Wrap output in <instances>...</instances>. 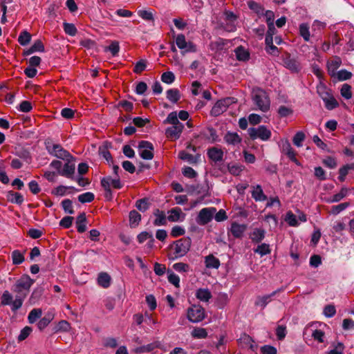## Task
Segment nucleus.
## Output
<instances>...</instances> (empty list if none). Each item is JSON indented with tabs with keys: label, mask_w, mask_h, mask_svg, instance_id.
I'll return each instance as SVG.
<instances>
[{
	"label": "nucleus",
	"mask_w": 354,
	"mask_h": 354,
	"mask_svg": "<svg viewBox=\"0 0 354 354\" xmlns=\"http://www.w3.org/2000/svg\"><path fill=\"white\" fill-rule=\"evenodd\" d=\"M34 283V280L28 275L24 274L21 276L12 287V290L18 295H23V300L27 296L29 290Z\"/></svg>",
	"instance_id": "obj_1"
},
{
	"label": "nucleus",
	"mask_w": 354,
	"mask_h": 354,
	"mask_svg": "<svg viewBox=\"0 0 354 354\" xmlns=\"http://www.w3.org/2000/svg\"><path fill=\"white\" fill-rule=\"evenodd\" d=\"M252 100L254 104L261 111L266 112L269 110L270 102L268 95L265 91L260 88L253 90Z\"/></svg>",
	"instance_id": "obj_2"
},
{
	"label": "nucleus",
	"mask_w": 354,
	"mask_h": 354,
	"mask_svg": "<svg viewBox=\"0 0 354 354\" xmlns=\"http://www.w3.org/2000/svg\"><path fill=\"white\" fill-rule=\"evenodd\" d=\"M192 241L189 238L180 239L174 242L171 248L174 250L172 259L184 257L190 250Z\"/></svg>",
	"instance_id": "obj_3"
},
{
	"label": "nucleus",
	"mask_w": 354,
	"mask_h": 354,
	"mask_svg": "<svg viewBox=\"0 0 354 354\" xmlns=\"http://www.w3.org/2000/svg\"><path fill=\"white\" fill-rule=\"evenodd\" d=\"M1 300L3 306H10L12 311H16L19 309L22 306L24 302L23 295L20 296L16 295L13 299L12 294L8 290H5L3 292Z\"/></svg>",
	"instance_id": "obj_4"
},
{
	"label": "nucleus",
	"mask_w": 354,
	"mask_h": 354,
	"mask_svg": "<svg viewBox=\"0 0 354 354\" xmlns=\"http://www.w3.org/2000/svg\"><path fill=\"white\" fill-rule=\"evenodd\" d=\"M248 133L251 139H260L263 141L268 140L272 135L271 131L264 125L249 128Z\"/></svg>",
	"instance_id": "obj_5"
},
{
	"label": "nucleus",
	"mask_w": 354,
	"mask_h": 354,
	"mask_svg": "<svg viewBox=\"0 0 354 354\" xmlns=\"http://www.w3.org/2000/svg\"><path fill=\"white\" fill-rule=\"evenodd\" d=\"M205 317V310L200 306H192L187 309V317L192 323H198Z\"/></svg>",
	"instance_id": "obj_6"
},
{
	"label": "nucleus",
	"mask_w": 354,
	"mask_h": 354,
	"mask_svg": "<svg viewBox=\"0 0 354 354\" xmlns=\"http://www.w3.org/2000/svg\"><path fill=\"white\" fill-rule=\"evenodd\" d=\"M176 44L182 50V54L195 53L197 50L196 46L192 41H187L183 34H178L176 36Z\"/></svg>",
	"instance_id": "obj_7"
},
{
	"label": "nucleus",
	"mask_w": 354,
	"mask_h": 354,
	"mask_svg": "<svg viewBox=\"0 0 354 354\" xmlns=\"http://www.w3.org/2000/svg\"><path fill=\"white\" fill-rule=\"evenodd\" d=\"M138 152L144 160H151L153 158V145L148 141H141L138 145Z\"/></svg>",
	"instance_id": "obj_8"
},
{
	"label": "nucleus",
	"mask_w": 354,
	"mask_h": 354,
	"mask_svg": "<svg viewBox=\"0 0 354 354\" xmlns=\"http://www.w3.org/2000/svg\"><path fill=\"white\" fill-rule=\"evenodd\" d=\"M233 102L230 97H227L217 101L211 110V114L214 116H218L224 113L228 106Z\"/></svg>",
	"instance_id": "obj_9"
},
{
	"label": "nucleus",
	"mask_w": 354,
	"mask_h": 354,
	"mask_svg": "<svg viewBox=\"0 0 354 354\" xmlns=\"http://www.w3.org/2000/svg\"><path fill=\"white\" fill-rule=\"evenodd\" d=\"M46 148L51 155L58 158L63 160H68V158H71L70 153L66 150H65L60 145L53 144L52 146L48 145Z\"/></svg>",
	"instance_id": "obj_10"
},
{
	"label": "nucleus",
	"mask_w": 354,
	"mask_h": 354,
	"mask_svg": "<svg viewBox=\"0 0 354 354\" xmlns=\"http://www.w3.org/2000/svg\"><path fill=\"white\" fill-rule=\"evenodd\" d=\"M216 212L214 207L203 208L198 213L197 223L200 225H205L210 222L213 218V215Z\"/></svg>",
	"instance_id": "obj_11"
},
{
	"label": "nucleus",
	"mask_w": 354,
	"mask_h": 354,
	"mask_svg": "<svg viewBox=\"0 0 354 354\" xmlns=\"http://www.w3.org/2000/svg\"><path fill=\"white\" fill-rule=\"evenodd\" d=\"M183 129L184 125L183 123L174 124L166 129L165 133L169 138L177 140L180 138Z\"/></svg>",
	"instance_id": "obj_12"
},
{
	"label": "nucleus",
	"mask_w": 354,
	"mask_h": 354,
	"mask_svg": "<svg viewBox=\"0 0 354 354\" xmlns=\"http://www.w3.org/2000/svg\"><path fill=\"white\" fill-rule=\"evenodd\" d=\"M167 219L171 222H183L186 216L179 207L171 209L167 212Z\"/></svg>",
	"instance_id": "obj_13"
},
{
	"label": "nucleus",
	"mask_w": 354,
	"mask_h": 354,
	"mask_svg": "<svg viewBox=\"0 0 354 354\" xmlns=\"http://www.w3.org/2000/svg\"><path fill=\"white\" fill-rule=\"evenodd\" d=\"M101 185L104 189H111V187L120 189L122 187V184L119 178H112L110 176L103 178L101 180Z\"/></svg>",
	"instance_id": "obj_14"
},
{
	"label": "nucleus",
	"mask_w": 354,
	"mask_h": 354,
	"mask_svg": "<svg viewBox=\"0 0 354 354\" xmlns=\"http://www.w3.org/2000/svg\"><path fill=\"white\" fill-rule=\"evenodd\" d=\"M67 162L64 165L62 170H59V174L71 179H75L74 173L75 169V164L70 161V158L66 160Z\"/></svg>",
	"instance_id": "obj_15"
},
{
	"label": "nucleus",
	"mask_w": 354,
	"mask_h": 354,
	"mask_svg": "<svg viewBox=\"0 0 354 354\" xmlns=\"http://www.w3.org/2000/svg\"><path fill=\"white\" fill-rule=\"evenodd\" d=\"M310 331L313 339L319 343L324 342L325 333L321 329H317L316 324H311L306 328V332Z\"/></svg>",
	"instance_id": "obj_16"
},
{
	"label": "nucleus",
	"mask_w": 354,
	"mask_h": 354,
	"mask_svg": "<svg viewBox=\"0 0 354 354\" xmlns=\"http://www.w3.org/2000/svg\"><path fill=\"white\" fill-rule=\"evenodd\" d=\"M238 342L242 348H248L252 351H254L257 348V345L254 344L253 339L247 334L241 335Z\"/></svg>",
	"instance_id": "obj_17"
},
{
	"label": "nucleus",
	"mask_w": 354,
	"mask_h": 354,
	"mask_svg": "<svg viewBox=\"0 0 354 354\" xmlns=\"http://www.w3.org/2000/svg\"><path fill=\"white\" fill-rule=\"evenodd\" d=\"M246 229V225L239 224L236 222H234L231 224L230 231L235 238H241L242 237Z\"/></svg>",
	"instance_id": "obj_18"
},
{
	"label": "nucleus",
	"mask_w": 354,
	"mask_h": 354,
	"mask_svg": "<svg viewBox=\"0 0 354 354\" xmlns=\"http://www.w3.org/2000/svg\"><path fill=\"white\" fill-rule=\"evenodd\" d=\"M282 151L287 155V156L294 162L298 164V160L296 158L295 153L292 148L290 142L288 140H285L281 143Z\"/></svg>",
	"instance_id": "obj_19"
},
{
	"label": "nucleus",
	"mask_w": 354,
	"mask_h": 354,
	"mask_svg": "<svg viewBox=\"0 0 354 354\" xmlns=\"http://www.w3.org/2000/svg\"><path fill=\"white\" fill-rule=\"evenodd\" d=\"M55 313L52 310L47 312L45 316L39 319L37 323L39 330H42L53 320Z\"/></svg>",
	"instance_id": "obj_20"
},
{
	"label": "nucleus",
	"mask_w": 354,
	"mask_h": 354,
	"mask_svg": "<svg viewBox=\"0 0 354 354\" xmlns=\"http://www.w3.org/2000/svg\"><path fill=\"white\" fill-rule=\"evenodd\" d=\"M97 282L100 286L107 288L111 286V277L107 272H102L98 274Z\"/></svg>",
	"instance_id": "obj_21"
},
{
	"label": "nucleus",
	"mask_w": 354,
	"mask_h": 354,
	"mask_svg": "<svg viewBox=\"0 0 354 354\" xmlns=\"http://www.w3.org/2000/svg\"><path fill=\"white\" fill-rule=\"evenodd\" d=\"M281 289H279L272 292L270 295L259 297L255 301V305L257 306L261 307V308H264L267 306V304L270 302L271 297L274 296Z\"/></svg>",
	"instance_id": "obj_22"
},
{
	"label": "nucleus",
	"mask_w": 354,
	"mask_h": 354,
	"mask_svg": "<svg viewBox=\"0 0 354 354\" xmlns=\"http://www.w3.org/2000/svg\"><path fill=\"white\" fill-rule=\"evenodd\" d=\"M207 155L212 161L218 162L223 160V152L221 149L212 147L208 149Z\"/></svg>",
	"instance_id": "obj_23"
},
{
	"label": "nucleus",
	"mask_w": 354,
	"mask_h": 354,
	"mask_svg": "<svg viewBox=\"0 0 354 354\" xmlns=\"http://www.w3.org/2000/svg\"><path fill=\"white\" fill-rule=\"evenodd\" d=\"M283 65L292 73H298L301 69L299 63L297 60L290 57L284 59Z\"/></svg>",
	"instance_id": "obj_24"
},
{
	"label": "nucleus",
	"mask_w": 354,
	"mask_h": 354,
	"mask_svg": "<svg viewBox=\"0 0 354 354\" xmlns=\"http://www.w3.org/2000/svg\"><path fill=\"white\" fill-rule=\"evenodd\" d=\"M196 297L202 302H208L212 297V293L207 288H199L196 291Z\"/></svg>",
	"instance_id": "obj_25"
},
{
	"label": "nucleus",
	"mask_w": 354,
	"mask_h": 354,
	"mask_svg": "<svg viewBox=\"0 0 354 354\" xmlns=\"http://www.w3.org/2000/svg\"><path fill=\"white\" fill-rule=\"evenodd\" d=\"M342 60L339 57H335L332 61L328 62L327 68L328 74L331 77H335L337 68L341 66Z\"/></svg>",
	"instance_id": "obj_26"
},
{
	"label": "nucleus",
	"mask_w": 354,
	"mask_h": 354,
	"mask_svg": "<svg viewBox=\"0 0 354 354\" xmlns=\"http://www.w3.org/2000/svg\"><path fill=\"white\" fill-rule=\"evenodd\" d=\"M317 93L322 100H326V97H328V96L332 94L330 90L327 88L323 81L319 82L317 86Z\"/></svg>",
	"instance_id": "obj_27"
},
{
	"label": "nucleus",
	"mask_w": 354,
	"mask_h": 354,
	"mask_svg": "<svg viewBox=\"0 0 354 354\" xmlns=\"http://www.w3.org/2000/svg\"><path fill=\"white\" fill-rule=\"evenodd\" d=\"M225 141L228 145H236L241 142V138L237 133L228 131L224 136Z\"/></svg>",
	"instance_id": "obj_28"
},
{
	"label": "nucleus",
	"mask_w": 354,
	"mask_h": 354,
	"mask_svg": "<svg viewBox=\"0 0 354 354\" xmlns=\"http://www.w3.org/2000/svg\"><path fill=\"white\" fill-rule=\"evenodd\" d=\"M251 194L252 197L256 201H264L267 199V196L264 194L261 187L259 185L253 187Z\"/></svg>",
	"instance_id": "obj_29"
},
{
	"label": "nucleus",
	"mask_w": 354,
	"mask_h": 354,
	"mask_svg": "<svg viewBox=\"0 0 354 354\" xmlns=\"http://www.w3.org/2000/svg\"><path fill=\"white\" fill-rule=\"evenodd\" d=\"M205 266L207 268L218 269L220 266V261L212 254H209L205 258Z\"/></svg>",
	"instance_id": "obj_30"
},
{
	"label": "nucleus",
	"mask_w": 354,
	"mask_h": 354,
	"mask_svg": "<svg viewBox=\"0 0 354 354\" xmlns=\"http://www.w3.org/2000/svg\"><path fill=\"white\" fill-rule=\"evenodd\" d=\"M348 194V189L346 187H342L339 192L334 194L326 200L329 203H337L345 198Z\"/></svg>",
	"instance_id": "obj_31"
},
{
	"label": "nucleus",
	"mask_w": 354,
	"mask_h": 354,
	"mask_svg": "<svg viewBox=\"0 0 354 354\" xmlns=\"http://www.w3.org/2000/svg\"><path fill=\"white\" fill-rule=\"evenodd\" d=\"M44 46L41 40H37L34 42V44L30 46V48L26 50L24 52L25 55H29L36 52H44Z\"/></svg>",
	"instance_id": "obj_32"
},
{
	"label": "nucleus",
	"mask_w": 354,
	"mask_h": 354,
	"mask_svg": "<svg viewBox=\"0 0 354 354\" xmlns=\"http://www.w3.org/2000/svg\"><path fill=\"white\" fill-rule=\"evenodd\" d=\"M266 231L263 229L255 228L250 234V239L253 242L259 243L265 237Z\"/></svg>",
	"instance_id": "obj_33"
},
{
	"label": "nucleus",
	"mask_w": 354,
	"mask_h": 354,
	"mask_svg": "<svg viewBox=\"0 0 354 354\" xmlns=\"http://www.w3.org/2000/svg\"><path fill=\"white\" fill-rule=\"evenodd\" d=\"M86 218L85 214H80L76 221L77 230L79 232L82 233L86 230Z\"/></svg>",
	"instance_id": "obj_34"
},
{
	"label": "nucleus",
	"mask_w": 354,
	"mask_h": 354,
	"mask_svg": "<svg viewBox=\"0 0 354 354\" xmlns=\"http://www.w3.org/2000/svg\"><path fill=\"white\" fill-rule=\"evenodd\" d=\"M42 310L41 308H33L28 315V321L30 324H34L37 319L41 318Z\"/></svg>",
	"instance_id": "obj_35"
},
{
	"label": "nucleus",
	"mask_w": 354,
	"mask_h": 354,
	"mask_svg": "<svg viewBox=\"0 0 354 354\" xmlns=\"http://www.w3.org/2000/svg\"><path fill=\"white\" fill-rule=\"evenodd\" d=\"M235 54L239 61H246L250 57L248 51L242 46H239L235 49Z\"/></svg>",
	"instance_id": "obj_36"
},
{
	"label": "nucleus",
	"mask_w": 354,
	"mask_h": 354,
	"mask_svg": "<svg viewBox=\"0 0 354 354\" xmlns=\"http://www.w3.org/2000/svg\"><path fill=\"white\" fill-rule=\"evenodd\" d=\"M141 220V215L136 210H132L129 213V223L131 227H136L138 225Z\"/></svg>",
	"instance_id": "obj_37"
},
{
	"label": "nucleus",
	"mask_w": 354,
	"mask_h": 354,
	"mask_svg": "<svg viewBox=\"0 0 354 354\" xmlns=\"http://www.w3.org/2000/svg\"><path fill=\"white\" fill-rule=\"evenodd\" d=\"M299 34L303 37L305 41H309L310 37V33L309 30V26L303 23L299 25Z\"/></svg>",
	"instance_id": "obj_38"
},
{
	"label": "nucleus",
	"mask_w": 354,
	"mask_h": 354,
	"mask_svg": "<svg viewBox=\"0 0 354 354\" xmlns=\"http://www.w3.org/2000/svg\"><path fill=\"white\" fill-rule=\"evenodd\" d=\"M285 221L291 227H297L300 223L297 216L290 211L286 213Z\"/></svg>",
	"instance_id": "obj_39"
},
{
	"label": "nucleus",
	"mask_w": 354,
	"mask_h": 354,
	"mask_svg": "<svg viewBox=\"0 0 354 354\" xmlns=\"http://www.w3.org/2000/svg\"><path fill=\"white\" fill-rule=\"evenodd\" d=\"M191 335L194 338L205 339L207 337V332L205 328L196 327L192 330Z\"/></svg>",
	"instance_id": "obj_40"
},
{
	"label": "nucleus",
	"mask_w": 354,
	"mask_h": 354,
	"mask_svg": "<svg viewBox=\"0 0 354 354\" xmlns=\"http://www.w3.org/2000/svg\"><path fill=\"white\" fill-rule=\"evenodd\" d=\"M167 98L172 103H176L180 99L179 91L176 88H171L167 91Z\"/></svg>",
	"instance_id": "obj_41"
},
{
	"label": "nucleus",
	"mask_w": 354,
	"mask_h": 354,
	"mask_svg": "<svg viewBox=\"0 0 354 354\" xmlns=\"http://www.w3.org/2000/svg\"><path fill=\"white\" fill-rule=\"evenodd\" d=\"M352 77V73L345 69L340 70L335 74L334 78L339 81H344L349 80Z\"/></svg>",
	"instance_id": "obj_42"
},
{
	"label": "nucleus",
	"mask_w": 354,
	"mask_h": 354,
	"mask_svg": "<svg viewBox=\"0 0 354 354\" xmlns=\"http://www.w3.org/2000/svg\"><path fill=\"white\" fill-rule=\"evenodd\" d=\"M351 169H354V163L344 165V167L339 169V176L338 178L341 182L345 180L346 176L348 174V171Z\"/></svg>",
	"instance_id": "obj_43"
},
{
	"label": "nucleus",
	"mask_w": 354,
	"mask_h": 354,
	"mask_svg": "<svg viewBox=\"0 0 354 354\" xmlns=\"http://www.w3.org/2000/svg\"><path fill=\"white\" fill-rule=\"evenodd\" d=\"M155 216L156 218L153 222L155 225L160 226L166 224V216L165 214L163 212L157 210V212L155 214Z\"/></svg>",
	"instance_id": "obj_44"
},
{
	"label": "nucleus",
	"mask_w": 354,
	"mask_h": 354,
	"mask_svg": "<svg viewBox=\"0 0 354 354\" xmlns=\"http://www.w3.org/2000/svg\"><path fill=\"white\" fill-rule=\"evenodd\" d=\"M63 28L65 33L70 36H75L77 32V30L73 24L64 22Z\"/></svg>",
	"instance_id": "obj_45"
},
{
	"label": "nucleus",
	"mask_w": 354,
	"mask_h": 354,
	"mask_svg": "<svg viewBox=\"0 0 354 354\" xmlns=\"http://www.w3.org/2000/svg\"><path fill=\"white\" fill-rule=\"evenodd\" d=\"M173 269L180 273H186L190 270V266L187 263L179 262L173 265Z\"/></svg>",
	"instance_id": "obj_46"
},
{
	"label": "nucleus",
	"mask_w": 354,
	"mask_h": 354,
	"mask_svg": "<svg viewBox=\"0 0 354 354\" xmlns=\"http://www.w3.org/2000/svg\"><path fill=\"white\" fill-rule=\"evenodd\" d=\"M13 264L19 265L24 262V257L23 254L19 250H14L11 254Z\"/></svg>",
	"instance_id": "obj_47"
},
{
	"label": "nucleus",
	"mask_w": 354,
	"mask_h": 354,
	"mask_svg": "<svg viewBox=\"0 0 354 354\" xmlns=\"http://www.w3.org/2000/svg\"><path fill=\"white\" fill-rule=\"evenodd\" d=\"M325 106L328 110H332L336 108L338 106V102L333 97V95H330L328 97H326V100H323Z\"/></svg>",
	"instance_id": "obj_48"
},
{
	"label": "nucleus",
	"mask_w": 354,
	"mask_h": 354,
	"mask_svg": "<svg viewBox=\"0 0 354 354\" xmlns=\"http://www.w3.org/2000/svg\"><path fill=\"white\" fill-rule=\"evenodd\" d=\"M68 189H73V187L64 186V185H59V186L57 187L56 188H55L52 191V194L55 195V196H65L67 194V190Z\"/></svg>",
	"instance_id": "obj_49"
},
{
	"label": "nucleus",
	"mask_w": 354,
	"mask_h": 354,
	"mask_svg": "<svg viewBox=\"0 0 354 354\" xmlns=\"http://www.w3.org/2000/svg\"><path fill=\"white\" fill-rule=\"evenodd\" d=\"M30 34L27 31H23L18 37V41L21 45L26 46L30 42Z\"/></svg>",
	"instance_id": "obj_50"
},
{
	"label": "nucleus",
	"mask_w": 354,
	"mask_h": 354,
	"mask_svg": "<svg viewBox=\"0 0 354 354\" xmlns=\"http://www.w3.org/2000/svg\"><path fill=\"white\" fill-rule=\"evenodd\" d=\"M167 274L169 282L175 287L178 288L180 286V277L171 271H168Z\"/></svg>",
	"instance_id": "obj_51"
},
{
	"label": "nucleus",
	"mask_w": 354,
	"mask_h": 354,
	"mask_svg": "<svg viewBox=\"0 0 354 354\" xmlns=\"http://www.w3.org/2000/svg\"><path fill=\"white\" fill-rule=\"evenodd\" d=\"M348 206V203H342L337 205H334L331 208L330 213L333 215H337L342 211L345 210Z\"/></svg>",
	"instance_id": "obj_52"
},
{
	"label": "nucleus",
	"mask_w": 354,
	"mask_h": 354,
	"mask_svg": "<svg viewBox=\"0 0 354 354\" xmlns=\"http://www.w3.org/2000/svg\"><path fill=\"white\" fill-rule=\"evenodd\" d=\"M32 332V328L30 326H25L21 330L20 333L17 337L19 342L25 340Z\"/></svg>",
	"instance_id": "obj_53"
},
{
	"label": "nucleus",
	"mask_w": 354,
	"mask_h": 354,
	"mask_svg": "<svg viewBox=\"0 0 354 354\" xmlns=\"http://www.w3.org/2000/svg\"><path fill=\"white\" fill-rule=\"evenodd\" d=\"M254 252L259 254L261 256H264L268 254H270V245L266 243H262L261 245H259L257 249H255Z\"/></svg>",
	"instance_id": "obj_54"
},
{
	"label": "nucleus",
	"mask_w": 354,
	"mask_h": 354,
	"mask_svg": "<svg viewBox=\"0 0 354 354\" xmlns=\"http://www.w3.org/2000/svg\"><path fill=\"white\" fill-rule=\"evenodd\" d=\"M94 197V194L88 192L79 195L78 200L82 203H90L93 201Z\"/></svg>",
	"instance_id": "obj_55"
},
{
	"label": "nucleus",
	"mask_w": 354,
	"mask_h": 354,
	"mask_svg": "<svg viewBox=\"0 0 354 354\" xmlns=\"http://www.w3.org/2000/svg\"><path fill=\"white\" fill-rule=\"evenodd\" d=\"M147 68V61L145 59H140L135 64L133 72L139 74L144 71Z\"/></svg>",
	"instance_id": "obj_56"
},
{
	"label": "nucleus",
	"mask_w": 354,
	"mask_h": 354,
	"mask_svg": "<svg viewBox=\"0 0 354 354\" xmlns=\"http://www.w3.org/2000/svg\"><path fill=\"white\" fill-rule=\"evenodd\" d=\"M341 95L346 100H349L352 97L351 86L347 84L342 85L341 88Z\"/></svg>",
	"instance_id": "obj_57"
},
{
	"label": "nucleus",
	"mask_w": 354,
	"mask_h": 354,
	"mask_svg": "<svg viewBox=\"0 0 354 354\" xmlns=\"http://www.w3.org/2000/svg\"><path fill=\"white\" fill-rule=\"evenodd\" d=\"M138 15L142 19H145L147 21L153 20V15L151 10H140L138 11Z\"/></svg>",
	"instance_id": "obj_58"
},
{
	"label": "nucleus",
	"mask_w": 354,
	"mask_h": 354,
	"mask_svg": "<svg viewBox=\"0 0 354 354\" xmlns=\"http://www.w3.org/2000/svg\"><path fill=\"white\" fill-rule=\"evenodd\" d=\"M165 123L171 124L172 125L174 124H182L179 122L178 119V115L176 111L171 112L167 118H166Z\"/></svg>",
	"instance_id": "obj_59"
},
{
	"label": "nucleus",
	"mask_w": 354,
	"mask_h": 354,
	"mask_svg": "<svg viewBox=\"0 0 354 354\" xmlns=\"http://www.w3.org/2000/svg\"><path fill=\"white\" fill-rule=\"evenodd\" d=\"M107 50L110 51L113 56H115L120 50V46L118 41H111V44L105 48V51Z\"/></svg>",
	"instance_id": "obj_60"
},
{
	"label": "nucleus",
	"mask_w": 354,
	"mask_h": 354,
	"mask_svg": "<svg viewBox=\"0 0 354 354\" xmlns=\"http://www.w3.org/2000/svg\"><path fill=\"white\" fill-rule=\"evenodd\" d=\"M137 239L140 243H142L147 239L151 240V242H154V239L152 234L147 232H142L138 235Z\"/></svg>",
	"instance_id": "obj_61"
},
{
	"label": "nucleus",
	"mask_w": 354,
	"mask_h": 354,
	"mask_svg": "<svg viewBox=\"0 0 354 354\" xmlns=\"http://www.w3.org/2000/svg\"><path fill=\"white\" fill-rule=\"evenodd\" d=\"M175 80V75L172 72H165L163 73L161 76V80L167 84H171Z\"/></svg>",
	"instance_id": "obj_62"
},
{
	"label": "nucleus",
	"mask_w": 354,
	"mask_h": 354,
	"mask_svg": "<svg viewBox=\"0 0 354 354\" xmlns=\"http://www.w3.org/2000/svg\"><path fill=\"white\" fill-rule=\"evenodd\" d=\"M62 206L66 213L72 214L74 213L73 204L71 200L65 199L62 202Z\"/></svg>",
	"instance_id": "obj_63"
},
{
	"label": "nucleus",
	"mask_w": 354,
	"mask_h": 354,
	"mask_svg": "<svg viewBox=\"0 0 354 354\" xmlns=\"http://www.w3.org/2000/svg\"><path fill=\"white\" fill-rule=\"evenodd\" d=\"M305 139V135L302 131H298L293 138V143L299 147L302 145V142Z\"/></svg>",
	"instance_id": "obj_64"
}]
</instances>
